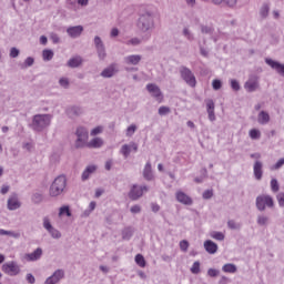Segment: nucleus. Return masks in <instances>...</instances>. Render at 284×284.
<instances>
[{
    "instance_id": "obj_29",
    "label": "nucleus",
    "mask_w": 284,
    "mask_h": 284,
    "mask_svg": "<svg viewBox=\"0 0 284 284\" xmlns=\"http://www.w3.org/2000/svg\"><path fill=\"white\" fill-rule=\"evenodd\" d=\"M132 236H134V229H132V226H126L122 230L123 241H130Z\"/></svg>"
},
{
    "instance_id": "obj_46",
    "label": "nucleus",
    "mask_w": 284,
    "mask_h": 284,
    "mask_svg": "<svg viewBox=\"0 0 284 284\" xmlns=\"http://www.w3.org/2000/svg\"><path fill=\"white\" fill-rule=\"evenodd\" d=\"M271 190H272V192H278L280 186H278V180L277 179H272L271 180Z\"/></svg>"
},
{
    "instance_id": "obj_21",
    "label": "nucleus",
    "mask_w": 284,
    "mask_h": 284,
    "mask_svg": "<svg viewBox=\"0 0 284 284\" xmlns=\"http://www.w3.org/2000/svg\"><path fill=\"white\" fill-rule=\"evenodd\" d=\"M67 33L71 37V39H79V37L83 34V26L69 27L67 29Z\"/></svg>"
},
{
    "instance_id": "obj_6",
    "label": "nucleus",
    "mask_w": 284,
    "mask_h": 284,
    "mask_svg": "<svg viewBox=\"0 0 284 284\" xmlns=\"http://www.w3.org/2000/svg\"><path fill=\"white\" fill-rule=\"evenodd\" d=\"M256 207L260 212H265V207H274V199L267 194H262L256 197Z\"/></svg>"
},
{
    "instance_id": "obj_27",
    "label": "nucleus",
    "mask_w": 284,
    "mask_h": 284,
    "mask_svg": "<svg viewBox=\"0 0 284 284\" xmlns=\"http://www.w3.org/2000/svg\"><path fill=\"white\" fill-rule=\"evenodd\" d=\"M81 63H83V58H81V55H78L69 59V61L67 62V65L69 68H79Z\"/></svg>"
},
{
    "instance_id": "obj_61",
    "label": "nucleus",
    "mask_w": 284,
    "mask_h": 284,
    "mask_svg": "<svg viewBox=\"0 0 284 284\" xmlns=\"http://www.w3.org/2000/svg\"><path fill=\"white\" fill-rule=\"evenodd\" d=\"M202 196L205 200L212 199V196H214V192L212 190H206V191L203 192Z\"/></svg>"
},
{
    "instance_id": "obj_8",
    "label": "nucleus",
    "mask_w": 284,
    "mask_h": 284,
    "mask_svg": "<svg viewBox=\"0 0 284 284\" xmlns=\"http://www.w3.org/2000/svg\"><path fill=\"white\" fill-rule=\"evenodd\" d=\"M93 43L95 45L97 54L100 61H105L108 57V52L105 51V43H103V40L101 37L95 36L93 39Z\"/></svg>"
},
{
    "instance_id": "obj_25",
    "label": "nucleus",
    "mask_w": 284,
    "mask_h": 284,
    "mask_svg": "<svg viewBox=\"0 0 284 284\" xmlns=\"http://www.w3.org/2000/svg\"><path fill=\"white\" fill-rule=\"evenodd\" d=\"M146 90L152 97H154V99H161V89L159 88V85L154 83H149L146 85Z\"/></svg>"
},
{
    "instance_id": "obj_32",
    "label": "nucleus",
    "mask_w": 284,
    "mask_h": 284,
    "mask_svg": "<svg viewBox=\"0 0 284 284\" xmlns=\"http://www.w3.org/2000/svg\"><path fill=\"white\" fill-rule=\"evenodd\" d=\"M58 216L61 219L63 216H72V211H70V206L69 205H63L59 209V213Z\"/></svg>"
},
{
    "instance_id": "obj_15",
    "label": "nucleus",
    "mask_w": 284,
    "mask_h": 284,
    "mask_svg": "<svg viewBox=\"0 0 284 284\" xmlns=\"http://www.w3.org/2000/svg\"><path fill=\"white\" fill-rule=\"evenodd\" d=\"M265 63H266V65H270V68H272V70H275V72H277V74H281V77H284V64L283 63H281L276 60L270 59V58L265 59Z\"/></svg>"
},
{
    "instance_id": "obj_31",
    "label": "nucleus",
    "mask_w": 284,
    "mask_h": 284,
    "mask_svg": "<svg viewBox=\"0 0 284 284\" xmlns=\"http://www.w3.org/2000/svg\"><path fill=\"white\" fill-rule=\"evenodd\" d=\"M0 236H9L11 239H20L21 233L14 232V231H6L3 229H0Z\"/></svg>"
},
{
    "instance_id": "obj_30",
    "label": "nucleus",
    "mask_w": 284,
    "mask_h": 284,
    "mask_svg": "<svg viewBox=\"0 0 284 284\" xmlns=\"http://www.w3.org/2000/svg\"><path fill=\"white\" fill-rule=\"evenodd\" d=\"M236 265L232 263H227L222 266V272H225V274H236Z\"/></svg>"
},
{
    "instance_id": "obj_33",
    "label": "nucleus",
    "mask_w": 284,
    "mask_h": 284,
    "mask_svg": "<svg viewBox=\"0 0 284 284\" xmlns=\"http://www.w3.org/2000/svg\"><path fill=\"white\" fill-rule=\"evenodd\" d=\"M209 236L211 239H214V241H225V234H223V232H219V231H211L209 233Z\"/></svg>"
},
{
    "instance_id": "obj_44",
    "label": "nucleus",
    "mask_w": 284,
    "mask_h": 284,
    "mask_svg": "<svg viewBox=\"0 0 284 284\" xmlns=\"http://www.w3.org/2000/svg\"><path fill=\"white\" fill-rule=\"evenodd\" d=\"M227 227L230 230H241V225L239 223H236L234 220H230L227 222Z\"/></svg>"
},
{
    "instance_id": "obj_1",
    "label": "nucleus",
    "mask_w": 284,
    "mask_h": 284,
    "mask_svg": "<svg viewBox=\"0 0 284 284\" xmlns=\"http://www.w3.org/2000/svg\"><path fill=\"white\" fill-rule=\"evenodd\" d=\"M156 24L154 23V12L150 10L141 11L138 19V30L142 33V41H149L154 32Z\"/></svg>"
},
{
    "instance_id": "obj_40",
    "label": "nucleus",
    "mask_w": 284,
    "mask_h": 284,
    "mask_svg": "<svg viewBox=\"0 0 284 284\" xmlns=\"http://www.w3.org/2000/svg\"><path fill=\"white\" fill-rule=\"evenodd\" d=\"M270 223V217L266 215H258L257 216V225H267Z\"/></svg>"
},
{
    "instance_id": "obj_36",
    "label": "nucleus",
    "mask_w": 284,
    "mask_h": 284,
    "mask_svg": "<svg viewBox=\"0 0 284 284\" xmlns=\"http://www.w3.org/2000/svg\"><path fill=\"white\" fill-rule=\"evenodd\" d=\"M139 130V126L136 124H131L126 128L125 130V135L126 136H134V133Z\"/></svg>"
},
{
    "instance_id": "obj_35",
    "label": "nucleus",
    "mask_w": 284,
    "mask_h": 284,
    "mask_svg": "<svg viewBox=\"0 0 284 284\" xmlns=\"http://www.w3.org/2000/svg\"><path fill=\"white\" fill-rule=\"evenodd\" d=\"M43 61H52L54 58V51L47 49L42 51Z\"/></svg>"
},
{
    "instance_id": "obj_55",
    "label": "nucleus",
    "mask_w": 284,
    "mask_h": 284,
    "mask_svg": "<svg viewBox=\"0 0 284 284\" xmlns=\"http://www.w3.org/2000/svg\"><path fill=\"white\" fill-rule=\"evenodd\" d=\"M33 203H41L43 201V195L41 193H34L32 195Z\"/></svg>"
},
{
    "instance_id": "obj_53",
    "label": "nucleus",
    "mask_w": 284,
    "mask_h": 284,
    "mask_svg": "<svg viewBox=\"0 0 284 284\" xmlns=\"http://www.w3.org/2000/svg\"><path fill=\"white\" fill-rule=\"evenodd\" d=\"M284 165V158L280 159L273 166H271V170H281Z\"/></svg>"
},
{
    "instance_id": "obj_42",
    "label": "nucleus",
    "mask_w": 284,
    "mask_h": 284,
    "mask_svg": "<svg viewBox=\"0 0 284 284\" xmlns=\"http://www.w3.org/2000/svg\"><path fill=\"white\" fill-rule=\"evenodd\" d=\"M230 83H231V88H232V90H234V92H239V90H241V83H239V80L232 79V80H230Z\"/></svg>"
},
{
    "instance_id": "obj_13",
    "label": "nucleus",
    "mask_w": 284,
    "mask_h": 284,
    "mask_svg": "<svg viewBox=\"0 0 284 284\" xmlns=\"http://www.w3.org/2000/svg\"><path fill=\"white\" fill-rule=\"evenodd\" d=\"M260 87L258 75L252 74L248 77V80L244 83V89L246 92H256V89Z\"/></svg>"
},
{
    "instance_id": "obj_34",
    "label": "nucleus",
    "mask_w": 284,
    "mask_h": 284,
    "mask_svg": "<svg viewBox=\"0 0 284 284\" xmlns=\"http://www.w3.org/2000/svg\"><path fill=\"white\" fill-rule=\"evenodd\" d=\"M268 16H270V4L264 3L260 9V17H262V19H267Z\"/></svg>"
},
{
    "instance_id": "obj_22",
    "label": "nucleus",
    "mask_w": 284,
    "mask_h": 284,
    "mask_svg": "<svg viewBox=\"0 0 284 284\" xmlns=\"http://www.w3.org/2000/svg\"><path fill=\"white\" fill-rule=\"evenodd\" d=\"M141 59H143L141 54L126 55L124 57V63L126 65H139V63H141Z\"/></svg>"
},
{
    "instance_id": "obj_23",
    "label": "nucleus",
    "mask_w": 284,
    "mask_h": 284,
    "mask_svg": "<svg viewBox=\"0 0 284 284\" xmlns=\"http://www.w3.org/2000/svg\"><path fill=\"white\" fill-rule=\"evenodd\" d=\"M204 250L207 254H216V252H219V244L214 243L212 240H206L204 242Z\"/></svg>"
},
{
    "instance_id": "obj_59",
    "label": "nucleus",
    "mask_w": 284,
    "mask_h": 284,
    "mask_svg": "<svg viewBox=\"0 0 284 284\" xmlns=\"http://www.w3.org/2000/svg\"><path fill=\"white\" fill-rule=\"evenodd\" d=\"M103 132V126H97L91 131V136H98V134H101Z\"/></svg>"
},
{
    "instance_id": "obj_64",
    "label": "nucleus",
    "mask_w": 284,
    "mask_h": 284,
    "mask_svg": "<svg viewBox=\"0 0 284 284\" xmlns=\"http://www.w3.org/2000/svg\"><path fill=\"white\" fill-rule=\"evenodd\" d=\"M27 281L30 284H34L37 282V278H34V275H32V273H28L27 274Z\"/></svg>"
},
{
    "instance_id": "obj_20",
    "label": "nucleus",
    "mask_w": 284,
    "mask_h": 284,
    "mask_svg": "<svg viewBox=\"0 0 284 284\" xmlns=\"http://www.w3.org/2000/svg\"><path fill=\"white\" fill-rule=\"evenodd\" d=\"M175 197L179 203H182V205H192L193 203L192 197H190L183 191H178Z\"/></svg>"
},
{
    "instance_id": "obj_45",
    "label": "nucleus",
    "mask_w": 284,
    "mask_h": 284,
    "mask_svg": "<svg viewBox=\"0 0 284 284\" xmlns=\"http://www.w3.org/2000/svg\"><path fill=\"white\" fill-rule=\"evenodd\" d=\"M171 110L170 106H160L158 113L160 116H165L166 114H170Z\"/></svg>"
},
{
    "instance_id": "obj_3",
    "label": "nucleus",
    "mask_w": 284,
    "mask_h": 284,
    "mask_svg": "<svg viewBox=\"0 0 284 284\" xmlns=\"http://www.w3.org/2000/svg\"><path fill=\"white\" fill-rule=\"evenodd\" d=\"M67 185H68V180L65 179V175H60L55 178L52 184L50 185L49 196H51L52 199H57V196H61Z\"/></svg>"
},
{
    "instance_id": "obj_57",
    "label": "nucleus",
    "mask_w": 284,
    "mask_h": 284,
    "mask_svg": "<svg viewBox=\"0 0 284 284\" xmlns=\"http://www.w3.org/2000/svg\"><path fill=\"white\" fill-rule=\"evenodd\" d=\"M276 199L280 207H284V193L283 192L278 193L276 195Z\"/></svg>"
},
{
    "instance_id": "obj_43",
    "label": "nucleus",
    "mask_w": 284,
    "mask_h": 284,
    "mask_svg": "<svg viewBox=\"0 0 284 284\" xmlns=\"http://www.w3.org/2000/svg\"><path fill=\"white\" fill-rule=\"evenodd\" d=\"M192 274H200L201 273V262H194L191 267Z\"/></svg>"
},
{
    "instance_id": "obj_50",
    "label": "nucleus",
    "mask_w": 284,
    "mask_h": 284,
    "mask_svg": "<svg viewBox=\"0 0 284 284\" xmlns=\"http://www.w3.org/2000/svg\"><path fill=\"white\" fill-rule=\"evenodd\" d=\"M220 271L216 268H209L207 270V276H210L211 278H216V276H219Z\"/></svg>"
},
{
    "instance_id": "obj_19",
    "label": "nucleus",
    "mask_w": 284,
    "mask_h": 284,
    "mask_svg": "<svg viewBox=\"0 0 284 284\" xmlns=\"http://www.w3.org/2000/svg\"><path fill=\"white\" fill-rule=\"evenodd\" d=\"M139 150V146L136 144H123L120 152L124 156V159H128L133 152H136Z\"/></svg>"
},
{
    "instance_id": "obj_14",
    "label": "nucleus",
    "mask_w": 284,
    "mask_h": 284,
    "mask_svg": "<svg viewBox=\"0 0 284 284\" xmlns=\"http://www.w3.org/2000/svg\"><path fill=\"white\" fill-rule=\"evenodd\" d=\"M21 207V201H19V195L17 193H12L7 201V209L10 212H14V210H19Z\"/></svg>"
},
{
    "instance_id": "obj_60",
    "label": "nucleus",
    "mask_w": 284,
    "mask_h": 284,
    "mask_svg": "<svg viewBox=\"0 0 284 284\" xmlns=\"http://www.w3.org/2000/svg\"><path fill=\"white\" fill-rule=\"evenodd\" d=\"M19 54H20L19 49H17L14 47L10 49V57H11V59H17V57H19Z\"/></svg>"
},
{
    "instance_id": "obj_41",
    "label": "nucleus",
    "mask_w": 284,
    "mask_h": 284,
    "mask_svg": "<svg viewBox=\"0 0 284 284\" xmlns=\"http://www.w3.org/2000/svg\"><path fill=\"white\" fill-rule=\"evenodd\" d=\"M135 263L140 267H145V257H143L141 254L135 255Z\"/></svg>"
},
{
    "instance_id": "obj_58",
    "label": "nucleus",
    "mask_w": 284,
    "mask_h": 284,
    "mask_svg": "<svg viewBox=\"0 0 284 284\" xmlns=\"http://www.w3.org/2000/svg\"><path fill=\"white\" fill-rule=\"evenodd\" d=\"M50 39L52 43H61V38H59V34L54 32L50 33Z\"/></svg>"
},
{
    "instance_id": "obj_47",
    "label": "nucleus",
    "mask_w": 284,
    "mask_h": 284,
    "mask_svg": "<svg viewBox=\"0 0 284 284\" xmlns=\"http://www.w3.org/2000/svg\"><path fill=\"white\" fill-rule=\"evenodd\" d=\"M214 100L209 99L206 100V112H214Z\"/></svg>"
},
{
    "instance_id": "obj_18",
    "label": "nucleus",
    "mask_w": 284,
    "mask_h": 284,
    "mask_svg": "<svg viewBox=\"0 0 284 284\" xmlns=\"http://www.w3.org/2000/svg\"><path fill=\"white\" fill-rule=\"evenodd\" d=\"M253 176L255 181H261L263 179V162L255 161L253 164Z\"/></svg>"
},
{
    "instance_id": "obj_26",
    "label": "nucleus",
    "mask_w": 284,
    "mask_h": 284,
    "mask_svg": "<svg viewBox=\"0 0 284 284\" xmlns=\"http://www.w3.org/2000/svg\"><path fill=\"white\" fill-rule=\"evenodd\" d=\"M143 178L145 181H154V172H152V163L148 162L143 169Z\"/></svg>"
},
{
    "instance_id": "obj_54",
    "label": "nucleus",
    "mask_w": 284,
    "mask_h": 284,
    "mask_svg": "<svg viewBox=\"0 0 284 284\" xmlns=\"http://www.w3.org/2000/svg\"><path fill=\"white\" fill-rule=\"evenodd\" d=\"M97 209V202H90L89 204V211L84 212L85 216H90L91 212H94V210Z\"/></svg>"
},
{
    "instance_id": "obj_49",
    "label": "nucleus",
    "mask_w": 284,
    "mask_h": 284,
    "mask_svg": "<svg viewBox=\"0 0 284 284\" xmlns=\"http://www.w3.org/2000/svg\"><path fill=\"white\" fill-rule=\"evenodd\" d=\"M190 247V242H187L186 240H182L180 242V250L182 252H187V248Z\"/></svg>"
},
{
    "instance_id": "obj_51",
    "label": "nucleus",
    "mask_w": 284,
    "mask_h": 284,
    "mask_svg": "<svg viewBox=\"0 0 284 284\" xmlns=\"http://www.w3.org/2000/svg\"><path fill=\"white\" fill-rule=\"evenodd\" d=\"M32 65H34V58L29 57L26 59L24 64L22 65V68H32Z\"/></svg>"
},
{
    "instance_id": "obj_12",
    "label": "nucleus",
    "mask_w": 284,
    "mask_h": 284,
    "mask_svg": "<svg viewBox=\"0 0 284 284\" xmlns=\"http://www.w3.org/2000/svg\"><path fill=\"white\" fill-rule=\"evenodd\" d=\"M115 74H119V64L111 63L109 67L104 68L100 73L102 79H112Z\"/></svg>"
},
{
    "instance_id": "obj_52",
    "label": "nucleus",
    "mask_w": 284,
    "mask_h": 284,
    "mask_svg": "<svg viewBox=\"0 0 284 284\" xmlns=\"http://www.w3.org/2000/svg\"><path fill=\"white\" fill-rule=\"evenodd\" d=\"M222 3H224V6H227V8H236V3H239V0H224Z\"/></svg>"
},
{
    "instance_id": "obj_4",
    "label": "nucleus",
    "mask_w": 284,
    "mask_h": 284,
    "mask_svg": "<svg viewBox=\"0 0 284 284\" xmlns=\"http://www.w3.org/2000/svg\"><path fill=\"white\" fill-rule=\"evenodd\" d=\"M179 72L181 79L184 80L186 85H190V88H196V77L194 75L192 70H190V68L182 65L180 67Z\"/></svg>"
},
{
    "instance_id": "obj_2",
    "label": "nucleus",
    "mask_w": 284,
    "mask_h": 284,
    "mask_svg": "<svg viewBox=\"0 0 284 284\" xmlns=\"http://www.w3.org/2000/svg\"><path fill=\"white\" fill-rule=\"evenodd\" d=\"M51 123H52V115L36 114L32 116L30 128L34 132H43V130H45L47 128H50Z\"/></svg>"
},
{
    "instance_id": "obj_48",
    "label": "nucleus",
    "mask_w": 284,
    "mask_h": 284,
    "mask_svg": "<svg viewBox=\"0 0 284 284\" xmlns=\"http://www.w3.org/2000/svg\"><path fill=\"white\" fill-rule=\"evenodd\" d=\"M212 88L213 90H221V88H223V82H221L219 79H215L212 82Z\"/></svg>"
},
{
    "instance_id": "obj_24",
    "label": "nucleus",
    "mask_w": 284,
    "mask_h": 284,
    "mask_svg": "<svg viewBox=\"0 0 284 284\" xmlns=\"http://www.w3.org/2000/svg\"><path fill=\"white\" fill-rule=\"evenodd\" d=\"M67 114L69 119H77V116L83 114V109H81V106H69L67 109Z\"/></svg>"
},
{
    "instance_id": "obj_7",
    "label": "nucleus",
    "mask_w": 284,
    "mask_h": 284,
    "mask_svg": "<svg viewBox=\"0 0 284 284\" xmlns=\"http://www.w3.org/2000/svg\"><path fill=\"white\" fill-rule=\"evenodd\" d=\"M149 190L150 187H148V185L134 184L129 192V199H131V201H139V199H141L145 192H149Z\"/></svg>"
},
{
    "instance_id": "obj_10",
    "label": "nucleus",
    "mask_w": 284,
    "mask_h": 284,
    "mask_svg": "<svg viewBox=\"0 0 284 284\" xmlns=\"http://www.w3.org/2000/svg\"><path fill=\"white\" fill-rule=\"evenodd\" d=\"M74 134L75 143H88V139H90V131L83 125L77 126Z\"/></svg>"
},
{
    "instance_id": "obj_63",
    "label": "nucleus",
    "mask_w": 284,
    "mask_h": 284,
    "mask_svg": "<svg viewBox=\"0 0 284 284\" xmlns=\"http://www.w3.org/2000/svg\"><path fill=\"white\" fill-rule=\"evenodd\" d=\"M130 212L132 213V214H140V212H141V205H133V206H131V209H130Z\"/></svg>"
},
{
    "instance_id": "obj_28",
    "label": "nucleus",
    "mask_w": 284,
    "mask_h": 284,
    "mask_svg": "<svg viewBox=\"0 0 284 284\" xmlns=\"http://www.w3.org/2000/svg\"><path fill=\"white\" fill-rule=\"evenodd\" d=\"M257 122L261 125H267V123H270V113L266 111H261L257 115Z\"/></svg>"
},
{
    "instance_id": "obj_39",
    "label": "nucleus",
    "mask_w": 284,
    "mask_h": 284,
    "mask_svg": "<svg viewBox=\"0 0 284 284\" xmlns=\"http://www.w3.org/2000/svg\"><path fill=\"white\" fill-rule=\"evenodd\" d=\"M182 34L187 39V41H194V33H192L189 28H184Z\"/></svg>"
},
{
    "instance_id": "obj_56",
    "label": "nucleus",
    "mask_w": 284,
    "mask_h": 284,
    "mask_svg": "<svg viewBox=\"0 0 284 284\" xmlns=\"http://www.w3.org/2000/svg\"><path fill=\"white\" fill-rule=\"evenodd\" d=\"M251 139H260L261 138V131L253 129L250 131Z\"/></svg>"
},
{
    "instance_id": "obj_37",
    "label": "nucleus",
    "mask_w": 284,
    "mask_h": 284,
    "mask_svg": "<svg viewBox=\"0 0 284 284\" xmlns=\"http://www.w3.org/2000/svg\"><path fill=\"white\" fill-rule=\"evenodd\" d=\"M77 148H89V150H99V148H101V143L78 144Z\"/></svg>"
},
{
    "instance_id": "obj_38",
    "label": "nucleus",
    "mask_w": 284,
    "mask_h": 284,
    "mask_svg": "<svg viewBox=\"0 0 284 284\" xmlns=\"http://www.w3.org/2000/svg\"><path fill=\"white\" fill-rule=\"evenodd\" d=\"M201 32H202V34L213 36L214 34V28H212L210 26L202 24L201 26Z\"/></svg>"
},
{
    "instance_id": "obj_5",
    "label": "nucleus",
    "mask_w": 284,
    "mask_h": 284,
    "mask_svg": "<svg viewBox=\"0 0 284 284\" xmlns=\"http://www.w3.org/2000/svg\"><path fill=\"white\" fill-rule=\"evenodd\" d=\"M1 270L4 274H8V276H19V274H21V266L14 261L2 264Z\"/></svg>"
},
{
    "instance_id": "obj_17",
    "label": "nucleus",
    "mask_w": 284,
    "mask_h": 284,
    "mask_svg": "<svg viewBox=\"0 0 284 284\" xmlns=\"http://www.w3.org/2000/svg\"><path fill=\"white\" fill-rule=\"evenodd\" d=\"M97 170H99V165L97 164H89L84 169V171L81 174L82 181H89V179L92 176V174L97 173Z\"/></svg>"
},
{
    "instance_id": "obj_16",
    "label": "nucleus",
    "mask_w": 284,
    "mask_h": 284,
    "mask_svg": "<svg viewBox=\"0 0 284 284\" xmlns=\"http://www.w3.org/2000/svg\"><path fill=\"white\" fill-rule=\"evenodd\" d=\"M41 256H43V248L38 247L32 253L24 254V261H28V263H34L40 261Z\"/></svg>"
},
{
    "instance_id": "obj_11",
    "label": "nucleus",
    "mask_w": 284,
    "mask_h": 284,
    "mask_svg": "<svg viewBox=\"0 0 284 284\" xmlns=\"http://www.w3.org/2000/svg\"><path fill=\"white\" fill-rule=\"evenodd\" d=\"M63 278H65V271H63V268H58L44 281V284H58L61 283Z\"/></svg>"
},
{
    "instance_id": "obj_9",
    "label": "nucleus",
    "mask_w": 284,
    "mask_h": 284,
    "mask_svg": "<svg viewBox=\"0 0 284 284\" xmlns=\"http://www.w3.org/2000/svg\"><path fill=\"white\" fill-rule=\"evenodd\" d=\"M42 225L44 227V230H47V232H49L50 236L59 240L61 239V233L59 232V230L54 229V226H52V222H50V217L49 216H44L42 219Z\"/></svg>"
},
{
    "instance_id": "obj_62",
    "label": "nucleus",
    "mask_w": 284,
    "mask_h": 284,
    "mask_svg": "<svg viewBox=\"0 0 284 284\" xmlns=\"http://www.w3.org/2000/svg\"><path fill=\"white\" fill-rule=\"evenodd\" d=\"M59 84L62 87V88H68V85H70V81L67 79V78H61L59 80Z\"/></svg>"
}]
</instances>
